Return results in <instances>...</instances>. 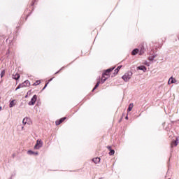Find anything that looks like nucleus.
<instances>
[{
    "label": "nucleus",
    "mask_w": 179,
    "mask_h": 179,
    "mask_svg": "<svg viewBox=\"0 0 179 179\" xmlns=\"http://www.w3.org/2000/svg\"><path fill=\"white\" fill-rule=\"evenodd\" d=\"M132 75L131 71H127L122 76V79H123L124 82H129L132 78Z\"/></svg>",
    "instance_id": "nucleus-1"
},
{
    "label": "nucleus",
    "mask_w": 179,
    "mask_h": 179,
    "mask_svg": "<svg viewBox=\"0 0 179 179\" xmlns=\"http://www.w3.org/2000/svg\"><path fill=\"white\" fill-rule=\"evenodd\" d=\"M41 148H43V141H41V139H38L34 149L38 150Z\"/></svg>",
    "instance_id": "nucleus-2"
},
{
    "label": "nucleus",
    "mask_w": 179,
    "mask_h": 179,
    "mask_svg": "<svg viewBox=\"0 0 179 179\" xmlns=\"http://www.w3.org/2000/svg\"><path fill=\"white\" fill-rule=\"evenodd\" d=\"M115 67H113L110 69H108L107 70H106L103 73V76H106L107 78H110V72H112V71H114Z\"/></svg>",
    "instance_id": "nucleus-3"
},
{
    "label": "nucleus",
    "mask_w": 179,
    "mask_h": 179,
    "mask_svg": "<svg viewBox=\"0 0 179 179\" xmlns=\"http://www.w3.org/2000/svg\"><path fill=\"white\" fill-rule=\"evenodd\" d=\"M36 101H37V95H34L28 104L29 106H34V104H36Z\"/></svg>",
    "instance_id": "nucleus-4"
},
{
    "label": "nucleus",
    "mask_w": 179,
    "mask_h": 179,
    "mask_svg": "<svg viewBox=\"0 0 179 179\" xmlns=\"http://www.w3.org/2000/svg\"><path fill=\"white\" fill-rule=\"evenodd\" d=\"M137 69L138 71H143V72H146V71H148V69H146V66H139L137 67Z\"/></svg>",
    "instance_id": "nucleus-5"
},
{
    "label": "nucleus",
    "mask_w": 179,
    "mask_h": 179,
    "mask_svg": "<svg viewBox=\"0 0 179 179\" xmlns=\"http://www.w3.org/2000/svg\"><path fill=\"white\" fill-rule=\"evenodd\" d=\"M21 85H22L23 87H29V86H30V82L29 80H26L22 83Z\"/></svg>",
    "instance_id": "nucleus-6"
},
{
    "label": "nucleus",
    "mask_w": 179,
    "mask_h": 179,
    "mask_svg": "<svg viewBox=\"0 0 179 179\" xmlns=\"http://www.w3.org/2000/svg\"><path fill=\"white\" fill-rule=\"evenodd\" d=\"M20 78V75L17 73L13 75V79H15V80H19Z\"/></svg>",
    "instance_id": "nucleus-7"
},
{
    "label": "nucleus",
    "mask_w": 179,
    "mask_h": 179,
    "mask_svg": "<svg viewBox=\"0 0 179 179\" xmlns=\"http://www.w3.org/2000/svg\"><path fill=\"white\" fill-rule=\"evenodd\" d=\"M108 79V78H107V76L102 75V77L101 79V83H104V82H106V80H107Z\"/></svg>",
    "instance_id": "nucleus-8"
},
{
    "label": "nucleus",
    "mask_w": 179,
    "mask_h": 179,
    "mask_svg": "<svg viewBox=\"0 0 179 179\" xmlns=\"http://www.w3.org/2000/svg\"><path fill=\"white\" fill-rule=\"evenodd\" d=\"M66 119V117H62L59 120V121H57L56 122V125H59V124L62 123L63 121H65V120Z\"/></svg>",
    "instance_id": "nucleus-9"
},
{
    "label": "nucleus",
    "mask_w": 179,
    "mask_h": 179,
    "mask_svg": "<svg viewBox=\"0 0 179 179\" xmlns=\"http://www.w3.org/2000/svg\"><path fill=\"white\" fill-rule=\"evenodd\" d=\"M176 80L174 78H173V77H171L169 78L168 83H169V85H170V83H176Z\"/></svg>",
    "instance_id": "nucleus-10"
},
{
    "label": "nucleus",
    "mask_w": 179,
    "mask_h": 179,
    "mask_svg": "<svg viewBox=\"0 0 179 179\" xmlns=\"http://www.w3.org/2000/svg\"><path fill=\"white\" fill-rule=\"evenodd\" d=\"M100 83H101V81H98L95 85V87H94V89L92 90V92H94V90H96V89H97V87H99V86L100 85Z\"/></svg>",
    "instance_id": "nucleus-11"
},
{
    "label": "nucleus",
    "mask_w": 179,
    "mask_h": 179,
    "mask_svg": "<svg viewBox=\"0 0 179 179\" xmlns=\"http://www.w3.org/2000/svg\"><path fill=\"white\" fill-rule=\"evenodd\" d=\"M15 104L16 103H15V100L11 101L9 105L10 108H12V107H15Z\"/></svg>",
    "instance_id": "nucleus-12"
},
{
    "label": "nucleus",
    "mask_w": 179,
    "mask_h": 179,
    "mask_svg": "<svg viewBox=\"0 0 179 179\" xmlns=\"http://www.w3.org/2000/svg\"><path fill=\"white\" fill-rule=\"evenodd\" d=\"M132 108H134V104L130 103L129 106V108L127 109L128 113H129V111H132Z\"/></svg>",
    "instance_id": "nucleus-13"
},
{
    "label": "nucleus",
    "mask_w": 179,
    "mask_h": 179,
    "mask_svg": "<svg viewBox=\"0 0 179 179\" xmlns=\"http://www.w3.org/2000/svg\"><path fill=\"white\" fill-rule=\"evenodd\" d=\"M93 162L94 163H95V164H98V163H100V158L99 157L94 158L93 159Z\"/></svg>",
    "instance_id": "nucleus-14"
},
{
    "label": "nucleus",
    "mask_w": 179,
    "mask_h": 179,
    "mask_svg": "<svg viewBox=\"0 0 179 179\" xmlns=\"http://www.w3.org/2000/svg\"><path fill=\"white\" fill-rule=\"evenodd\" d=\"M27 121H29V118L28 117H24L22 120L23 125H26V124H27Z\"/></svg>",
    "instance_id": "nucleus-15"
},
{
    "label": "nucleus",
    "mask_w": 179,
    "mask_h": 179,
    "mask_svg": "<svg viewBox=\"0 0 179 179\" xmlns=\"http://www.w3.org/2000/svg\"><path fill=\"white\" fill-rule=\"evenodd\" d=\"M121 68H122V66H118L117 68L115 70V73L117 75V73H118V72L120 71V69H121Z\"/></svg>",
    "instance_id": "nucleus-16"
},
{
    "label": "nucleus",
    "mask_w": 179,
    "mask_h": 179,
    "mask_svg": "<svg viewBox=\"0 0 179 179\" xmlns=\"http://www.w3.org/2000/svg\"><path fill=\"white\" fill-rule=\"evenodd\" d=\"M172 146H177L178 145V139H176L175 141L172 142Z\"/></svg>",
    "instance_id": "nucleus-17"
},
{
    "label": "nucleus",
    "mask_w": 179,
    "mask_h": 179,
    "mask_svg": "<svg viewBox=\"0 0 179 179\" xmlns=\"http://www.w3.org/2000/svg\"><path fill=\"white\" fill-rule=\"evenodd\" d=\"M139 52V50L138 49H134L133 51H132V55H136V54Z\"/></svg>",
    "instance_id": "nucleus-18"
},
{
    "label": "nucleus",
    "mask_w": 179,
    "mask_h": 179,
    "mask_svg": "<svg viewBox=\"0 0 179 179\" xmlns=\"http://www.w3.org/2000/svg\"><path fill=\"white\" fill-rule=\"evenodd\" d=\"M115 153V151H114V150H110L109 155L110 156H113V155H114Z\"/></svg>",
    "instance_id": "nucleus-19"
},
{
    "label": "nucleus",
    "mask_w": 179,
    "mask_h": 179,
    "mask_svg": "<svg viewBox=\"0 0 179 179\" xmlns=\"http://www.w3.org/2000/svg\"><path fill=\"white\" fill-rule=\"evenodd\" d=\"M41 83V81L37 80L36 83H34V86H37V85H40Z\"/></svg>",
    "instance_id": "nucleus-20"
},
{
    "label": "nucleus",
    "mask_w": 179,
    "mask_h": 179,
    "mask_svg": "<svg viewBox=\"0 0 179 179\" xmlns=\"http://www.w3.org/2000/svg\"><path fill=\"white\" fill-rule=\"evenodd\" d=\"M4 76H5V70H3L1 73V78H3Z\"/></svg>",
    "instance_id": "nucleus-21"
},
{
    "label": "nucleus",
    "mask_w": 179,
    "mask_h": 179,
    "mask_svg": "<svg viewBox=\"0 0 179 179\" xmlns=\"http://www.w3.org/2000/svg\"><path fill=\"white\" fill-rule=\"evenodd\" d=\"M22 87H23V85H21V84H20L15 89V90H19V89H22Z\"/></svg>",
    "instance_id": "nucleus-22"
},
{
    "label": "nucleus",
    "mask_w": 179,
    "mask_h": 179,
    "mask_svg": "<svg viewBox=\"0 0 179 179\" xmlns=\"http://www.w3.org/2000/svg\"><path fill=\"white\" fill-rule=\"evenodd\" d=\"M29 155H34V152L29 150L28 151Z\"/></svg>",
    "instance_id": "nucleus-23"
},
{
    "label": "nucleus",
    "mask_w": 179,
    "mask_h": 179,
    "mask_svg": "<svg viewBox=\"0 0 179 179\" xmlns=\"http://www.w3.org/2000/svg\"><path fill=\"white\" fill-rule=\"evenodd\" d=\"M48 85V83L45 84V87H43V89H45L47 87Z\"/></svg>",
    "instance_id": "nucleus-24"
},
{
    "label": "nucleus",
    "mask_w": 179,
    "mask_h": 179,
    "mask_svg": "<svg viewBox=\"0 0 179 179\" xmlns=\"http://www.w3.org/2000/svg\"><path fill=\"white\" fill-rule=\"evenodd\" d=\"M34 155H35L36 156H37L38 155V152H34Z\"/></svg>",
    "instance_id": "nucleus-25"
},
{
    "label": "nucleus",
    "mask_w": 179,
    "mask_h": 179,
    "mask_svg": "<svg viewBox=\"0 0 179 179\" xmlns=\"http://www.w3.org/2000/svg\"><path fill=\"white\" fill-rule=\"evenodd\" d=\"M2 110V106H0V111Z\"/></svg>",
    "instance_id": "nucleus-26"
},
{
    "label": "nucleus",
    "mask_w": 179,
    "mask_h": 179,
    "mask_svg": "<svg viewBox=\"0 0 179 179\" xmlns=\"http://www.w3.org/2000/svg\"><path fill=\"white\" fill-rule=\"evenodd\" d=\"M108 149H110L111 150V147H108Z\"/></svg>",
    "instance_id": "nucleus-27"
},
{
    "label": "nucleus",
    "mask_w": 179,
    "mask_h": 179,
    "mask_svg": "<svg viewBox=\"0 0 179 179\" xmlns=\"http://www.w3.org/2000/svg\"><path fill=\"white\" fill-rule=\"evenodd\" d=\"M128 119V117H126V120H127Z\"/></svg>",
    "instance_id": "nucleus-28"
},
{
    "label": "nucleus",
    "mask_w": 179,
    "mask_h": 179,
    "mask_svg": "<svg viewBox=\"0 0 179 179\" xmlns=\"http://www.w3.org/2000/svg\"><path fill=\"white\" fill-rule=\"evenodd\" d=\"M23 128H24V127H22V129H23Z\"/></svg>",
    "instance_id": "nucleus-29"
},
{
    "label": "nucleus",
    "mask_w": 179,
    "mask_h": 179,
    "mask_svg": "<svg viewBox=\"0 0 179 179\" xmlns=\"http://www.w3.org/2000/svg\"><path fill=\"white\" fill-rule=\"evenodd\" d=\"M0 100H1V96H0Z\"/></svg>",
    "instance_id": "nucleus-30"
}]
</instances>
